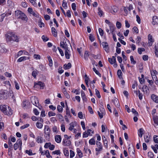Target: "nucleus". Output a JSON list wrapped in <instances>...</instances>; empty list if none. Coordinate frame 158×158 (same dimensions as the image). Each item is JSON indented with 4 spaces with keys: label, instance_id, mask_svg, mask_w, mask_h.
<instances>
[{
    "label": "nucleus",
    "instance_id": "obj_32",
    "mask_svg": "<svg viewBox=\"0 0 158 158\" xmlns=\"http://www.w3.org/2000/svg\"><path fill=\"white\" fill-rule=\"evenodd\" d=\"M77 152L78 153V156L80 158H81L82 157V153L81 152V150L78 148L77 149Z\"/></svg>",
    "mask_w": 158,
    "mask_h": 158
},
{
    "label": "nucleus",
    "instance_id": "obj_34",
    "mask_svg": "<svg viewBox=\"0 0 158 158\" xmlns=\"http://www.w3.org/2000/svg\"><path fill=\"white\" fill-rule=\"evenodd\" d=\"M26 56L21 57L19 58L17 60L18 62H21L22 61L25 60L26 59Z\"/></svg>",
    "mask_w": 158,
    "mask_h": 158
},
{
    "label": "nucleus",
    "instance_id": "obj_45",
    "mask_svg": "<svg viewBox=\"0 0 158 158\" xmlns=\"http://www.w3.org/2000/svg\"><path fill=\"white\" fill-rule=\"evenodd\" d=\"M98 15L100 16H102L103 14V11L101 10L100 8V7H98Z\"/></svg>",
    "mask_w": 158,
    "mask_h": 158
},
{
    "label": "nucleus",
    "instance_id": "obj_33",
    "mask_svg": "<svg viewBox=\"0 0 158 158\" xmlns=\"http://www.w3.org/2000/svg\"><path fill=\"white\" fill-rule=\"evenodd\" d=\"M70 126L69 128V131H72L74 128V124L73 122L70 123Z\"/></svg>",
    "mask_w": 158,
    "mask_h": 158
},
{
    "label": "nucleus",
    "instance_id": "obj_25",
    "mask_svg": "<svg viewBox=\"0 0 158 158\" xmlns=\"http://www.w3.org/2000/svg\"><path fill=\"white\" fill-rule=\"evenodd\" d=\"M81 95L83 100L85 101H86L87 99L86 98L85 94L82 90L81 91Z\"/></svg>",
    "mask_w": 158,
    "mask_h": 158
},
{
    "label": "nucleus",
    "instance_id": "obj_9",
    "mask_svg": "<svg viewBox=\"0 0 158 158\" xmlns=\"http://www.w3.org/2000/svg\"><path fill=\"white\" fill-rule=\"evenodd\" d=\"M148 44L149 46H151L153 42L154 41V39L152 38V35L149 34L148 35Z\"/></svg>",
    "mask_w": 158,
    "mask_h": 158
},
{
    "label": "nucleus",
    "instance_id": "obj_37",
    "mask_svg": "<svg viewBox=\"0 0 158 158\" xmlns=\"http://www.w3.org/2000/svg\"><path fill=\"white\" fill-rule=\"evenodd\" d=\"M153 138L154 142L155 143H158V136L154 135Z\"/></svg>",
    "mask_w": 158,
    "mask_h": 158
},
{
    "label": "nucleus",
    "instance_id": "obj_61",
    "mask_svg": "<svg viewBox=\"0 0 158 158\" xmlns=\"http://www.w3.org/2000/svg\"><path fill=\"white\" fill-rule=\"evenodd\" d=\"M76 5L75 3H73L72 4V7L73 10L75 11L76 9Z\"/></svg>",
    "mask_w": 158,
    "mask_h": 158
},
{
    "label": "nucleus",
    "instance_id": "obj_24",
    "mask_svg": "<svg viewBox=\"0 0 158 158\" xmlns=\"http://www.w3.org/2000/svg\"><path fill=\"white\" fill-rule=\"evenodd\" d=\"M63 152L65 156H69V152L68 149L66 148H64L63 150Z\"/></svg>",
    "mask_w": 158,
    "mask_h": 158
},
{
    "label": "nucleus",
    "instance_id": "obj_63",
    "mask_svg": "<svg viewBox=\"0 0 158 158\" xmlns=\"http://www.w3.org/2000/svg\"><path fill=\"white\" fill-rule=\"evenodd\" d=\"M104 144L105 146L107 147L108 146V142L106 139H104Z\"/></svg>",
    "mask_w": 158,
    "mask_h": 158
},
{
    "label": "nucleus",
    "instance_id": "obj_28",
    "mask_svg": "<svg viewBox=\"0 0 158 158\" xmlns=\"http://www.w3.org/2000/svg\"><path fill=\"white\" fill-rule=\"evenodd\" d=\"M109 26L110 30L112 33H113V32L114 30L115 26L113 24H110Z\"/></svg>",
    "mask_w": 158,
    "mask_h": 158
},
{
    "label": "nucleus",
    "instance_id": "obj_1",
    "mask_svg": "<svg viewBox=\"0 0 158 158\" xmlns=\"http://www.w3.org/2000/svg\"><path fill=\"white\" fill-rule=\"evenodd\" d=\"M6 40L7 42H18L19 41V36L12 32H8L5 35Z\"/></svg>",
    "mask_w": 158,
    "mask_h": 158
},
{
    "label": "nucleus",
    "instance_id": "obj_15",
    "mask_svg": "<svg viewBox=\"0 0 158 158\" xmlns=\"http://www.w3.org/2000/svg\"><path fill=\"white\" fill-rule=\"evenodd\" d=\"M55 141L58 143H60L61 138V136L59 135H57L55 136Z\"/></svg>",
    "mask_w": 158,
    "mask_h": 158
},
{
    "label": "nucleus",
    "instance_id": "obj_64",
    "mask_svg": "<svg viewBox=\"0 0 158 158\" xmlns=\"http://www.w3.org/2000/svg\"><path fill=\"white\" fill-rule=\"evenodd\" d=\"M148 57L147 55H143V59L145 61L147 60H148Z\"/></svg>",
    "mask_w": 158,
    "mask_h": 158
},
{
    "label": "nucleus",
    "instance_id": "obj_16",
    "mask_svg": "<svg viewBox=\"0 0 158 158\" xmlns=\"http://www.w3.org/2000/svg\"><path fill=\"white\" fill-rule=\"evenodd\" d=\"M108 60L109 62L111 64L115 63L116 62L115 56H113L112 58H109Z\"/></svg>",
    "mask_w": 158,
    "mask_h": 158
},
{
    "label": "nucleus",
    "instance_id": "obj_52",
    "mask_svg": "<svg viewBox=\"0 0 158 158\" xmlns=\"http://www.w3.org/2000/svg\"><path fill=\"white\" fill-rule=\"evenodd\" d=\"M131 111L133 113L135 114V115L136 116H137L139 114H138V113L136 111L134 108H132L131 109Z\"/></svg>",
    "mask_w": 158,
    "mask_h": 158
},
{
    "label": "nucleus",
    "instance_id": "obj_22",
    "mask_svg": "<svg viewBox=\"0 0 158 158\" xmlns=\"http://www.w3.org/2000/svg\"><path fill=\"white\" fill-rule=\"evenodd\" d=\"M89 55L88 52L87 51H85L84 53V58L86 60H88V57L89 56Z\"/></svg>",
    "mask_w": 158,
    "mask_h": 158
},
{
    "label": "nucleus",
    "instance_id": "obj_38",
    "mask_svg": "<svg viewBox=\"0 0 158 158\" xmlns=\"http://www.w3.org/2000/svg\"><path fill=\"white\" fill-rule=\"evenodd\" d=\"M95 94L97 96V97L100 98H101V95L100 94V92L99 91L97 90V89H95Z\"/></svg>",
    "mask_w": 158,
    "mask_h": 158
},
{
    "label": "nucleus",
    "instance_id": "obj_14",
    "mask_svg": "<svg viewBox=\"0 0 158 158\" xmlns=\"http://www.w3.org/2000/svg\"><path fill=\"white\" fill-rule=\"evenodd\" d=\"M151 98L153 101L156 103H158V96L153 94L152 95Z\"/></svg>",
    "mask_w": 158,
    "mask_h": 158
},
{
    "label": "nucleus",
    "instance_id": "obj_35",
    "mask_svg": "<svg viewBox=\"0 0 158 158\" xmlns=\"http://www.w3.org/2000/svg\"><path fill=\"white\" fill-rule=\"evenodd\" d=\"M57 110L59 112H62L63 111V108L60 105H58L57 106Z\"/></svg>",
    "mask_w": 158,
    "mask_h": 158
},
{
    "label": "nucleus",
    "instance_id": "obj_31",
    "mask_svg": "<svg viewBox=\"0 0 158 158\" xmlns=\"http://www.w3.org/2000/svg\"><path fill=\"white\" fill-rule=\"evenodd\" d=\"M36 126L38 128H41L43 127V124L39 122H37L36 123Z\"/></svg>",
    "mask_w": 158,
    "mask_h": 158
},
{
    "label": "nucleus",
    "instance_id": "obj_53",
    "mask_svg": "<svg viewBox=\"0 0 158 158\" xmlns=\"http://www.w3.org/2000/svg\"><path fill=\"white\" fill-rule=\"evenodd\" d=\"M26 153L28 154L30 156L33 155V153L32 152V150L31 149H30L29 150H26Z\"/></svg>",
    "mask_w": 158,
    "mask_h": 158
},
{
    "label": "nucleus",
    "instance_id": "obj_19",
    "mask_svg": "<svg viewBox=\"0 0 158 158\" xmlns=\"http://www.w3.org/2000/svg\"><path fill=\"white\" fill-rule=\"evenodd\" d=\"M51 30L52 33L53 35L55 37H56L57 36V33L55 28L53 27H52L51 28Z\"/></svg>",
    "mask_w": 158,
    "mask_h": 158
},
{
    "label": "nucleus",
    "instance_id": "obj_26",
    "mask_svg": "<svg viewBox=\"0 0 158 158\" xmlns=\"http://www.w3.org/2000/svg\"><path fill=\"white\" fill-rule=\"evenodd\" d=\"M43 138L41 136H38L36 139V141L38 143H43Z\"/></svg>",
    "mask_w": 158,
    "mask_h": 158
},
{
    "label": "nucleus",
    "instance_id": "obj_41",
    "mask_svg": "<svg viewBox=\"0 0 158 158\" xmlns=\"http://www.w3.org/2000/svg\"><path fill=\"white\" fill-rule=\"evenodd\" d=\"M48 116L50 117L52 116H55L56 115V113L52 111H50L48 112Z\"/></svg>",
    "mask_w": 158,
    "mask_h": 158
},
{
    "label": "nucleus",
    "instance_id": "obj_29",
    "mask_svg": "<svg viewBox=\"0 0 158 158\" xmlns=\"http://www.w3.org/2000/svg\"><path fill=\"white\" fill-rule=\"evenodd\" d=\"M38 72V71L37 70H34L32 72V75L34 78H35Z\"/></svg>",
    "mask_w": 158,
    "mask_h": 158
},
{
    "label": "nucleus",
    "instance_id": "obj_46",
    "mask_svg": "<svg viewBox=\"0 0 158 158\" xmlns=\"http://www.w3.org/2000/svg\"><path fill=\"white\" fill-rule=\"evenodd\" d=\"M144 138L145 142L148 143L149 142L150 137L148 135L146 136H144Z\"/></svg>",
    "mask_w": 158,
    "mask_h": 158
},
{
    "label": "nucleus",
    "instance_id": "obj_2",
    "mask_svg": "<svg viewBox=\"0 0 158 158\" xmlns=\"http://www.w3.org/2000/svg\"><path fill=\"white\" fill-rule=\"evenodd\" d=\"M0 110L5 114L7 115H11L12 114V110L7 106L5 105L0 106Z\"/></svg>",
    "mask_w": 158,
    "mask_h": 158
},
{
    "label": "nucleus",
    "instance_id": "obj_17",
    "mask_svg": "<svg viewBox=\"0 0 158 158\" xmlns=\"http://www.w3.org/2000/svg\"><path fill=\"white\" fill-rule=\"evenodd\" d=\"M37 85H39L42 87H44V83L40 81H38L37 83H35L34 87H35Z\"/></svg>",
    "mask_w": 158,
    "mask_h": 158
},
{
    "label": "nucleus",
    "instance_id": "obj_7",
    "mask_svg": "<svg viewBox=\"0 0 158 158\" xmlns=\"http://www.w3.org/2000/svg\"><path fill=\"white\" fill-rule=\"evenodd\" d=\"M69 45L66 42L64 43V42L62 41L60 43V46L65 49V50H68L69 49L68 46Z\"/></svg>",
    "mask_w": 158,
    "mask_h": 158
},
{
    "label": "nucleus",
    "instance_id": "obj_39",
    "mask_svg": "<svg viewBox=\"0 0 158 158\" xmlns=\"http://www.w3.org/2000/svg\"><path fill=\"white\" fill-rule=\"evenodd\" d=\"M93 71L97 75H98L100 77H101V75L99 72L96 69L95 67L93 68Z\"/></svg>",
    "mask_w": 158,
    "mask_h": 158
},
{
    "label": "nucleus",
    "instance_id": "obj_42",
    "mask_svg": "<svg viewBox=\"0 0 158 158\" xmlns=\"http://www.w3.org/2000/svg\"><path fill=\"white\" fill-rule=\"evenodd\" d=\"M138 52L139 54H141L142 52H144L145 51V49L143 48H138Z\"/></svg>",
    "mask_w": 158,
    "mask_h": 158
},
{
    "label": "nucleus",
    "instance_id": "obj_8",
    "mask_svg": "<svg viewBox=\"0 0 158 158\" xmlns=\"http://www.w3.org/2000/svg\"><path fill=\"white\" fill-rule=\"evenodd\" d=\"M71 142L70 140L66 139H64L63 141V145L64 146H68L70 145Z\"/></svg>",
    "mask_w": 158,
    "mask_h": 158
},
{
    "label": "nucleus",
    "instance_id": "obj_47",
    "mask_svg": "<svg viewBox=\"0 0 158 158\" xmlns=\"http://www.w3.org/2000/svg\"><path fill=\"white\" fill-rule=\"evenodd\" d=\"M60 151L59 150H56L54 151H53L52 152V154H56V155H60Z\"/></svg>",
    "mask_w": 158,
    "mask_h": 158
},
{
    "label": "nucleus",
    "instance_id": "obj_43",
    "mask_svg": "<svg viewBox=\"0 0 158 158\" xmlns=\"http://www.w3.org/2000/svg\"><path fill=\"white\" fill-rule=\"evenodd\" d=\"M148 156L150 158H154V154L152 152H148Z\"/></svg>",
    "mask_w": 158,
    "mask_h": 158
},
{
    "label": "nucleus",
    "instance_id": "obj_40",
    "mask_svg": "<svg viewBox=\"0 0 158 158\" xmlns=\"http://www.w3.org/2000/svg\"><path fill=\"white\" fill-rule=\"evenodd\" d=\"M89 143L91 145L95 144V140L93 138L89 140Z\"/></svg>",
    "mask_w": 158,
    "mask_h": 158
},
{
    "label": "nucleus",
    "instance_id": "obj_59",
    "mask_svg": "<svg viewBox=\"0 0 158 158\" xmlns=\"http://www.w3.org/2000/svg\"><path fill=\"white\" fill-rule=\"evenodd\" d=\"M78 115L79 118L82 119L83 118V115L82 112H79L78 114Z\"/></svg>",
    "mask_w": 158,
    "mask_h": 158
},
{
    "label": "nucleus",
    "instance_id": "obj_60",
    "mask_svg": "<svg viewBox=\"0 0 158 158\" xmlns=\"http://www.w3.org/2000/svg\"><path fill=\"white\" fill-rule=\"evenodd\" d=\"M50 145H51L50 143H46L44 146V147L46 148H49L50 147Z\"/></svg>",
    "mask_w": 158,
    "mask_h": 158
},
{
    "label": "nucleus",
    "instance_id": "obj_57",
    "mask_svg": "<svg viewBox=\"0 0 158 158\" xmlns=\"http://www.w3.org/2000/svg\"><path fill=\"white\" fill-rule=\"evenodd\" d=\"M88 109L89 112L90 114H93L94 113V112L93 111L92 109L90 106H88Z\"/></svg>",
    "mask_w": 158,
    "mask_h": 158
},
{
    "label": "nucleus",
    "instance_id": "obj_36",
    "mask_svg": "<svg viewBox=\"0 0 158 158\" xmlns=\"http://www.w3.org/2000/svg\"><path fill=\"white\" fill-rule=\"evenodd\" d=\"M130 58L131 63L134 64H135L136 61L134 60L133 56H130Z\"/></svg>",
    "mask_w": 158,
    "mask_h": 158
},
{
    "label": "nucleus",
    "instance_id": "obj_51",
    "mask_svg": "<svg viewBox=\"0 0 158 158\" xmlns=\"http://www.w3.org/2000/svg\"><path fill=\"white\" fill-rule=\"evenodd\" d=\"M29 124H26L24 125L21 126L20 127V129H23L26 128L27 127H28L29 126Z\"/></svg>",
    "mask_w": 158,
    "mask_h": 158
},
{
    "label": "nucleus",
    "instance_id": "obj_58",
    "mask_svg": "<svg viewBox=\"0 0 158 158\" xmlns=\"http://www.w3.org/2000/svg\"><path fill=\"white\" fill-rule=\"evenodd\" d=\"M136 21L138 23L140 24L141 23V19L140 17L138 15H136Z\"/></svg>",
    "mask_w": 158,
    "mask_h": 158
},
{
    "label": "nucleus",
    "instance_id": "obj_23",
    "mask_svg": "<svg viewBox=\"0 0 158 158\" xmlns=\"http://www.w3.org/2000/svg\"><path fill=\"white\" fill-rule=\"evenodd\" d=\"M153 121H154V123L156 124L155 127H158V118L157 116H154L153 118Z\"/></svg>",
    "mask_w": 158,
    "mask_h": 158
},
{
    "label": "nucleus",
    "instance_id": "obj_3",
    "mask_svg": "<svg viewBox=\"0 0 158 158\" xmlns=\"http://www.w3.org/2000/svg\"><path fill=\"white\" fill-rule=\"evenodd\" d=\"M15 16L18 19H20L22 20H26L27 17L26 15L20 10H17L15 12Z\"/></svg>",
    "mask_w": 158,
    "mask_h": 158
},
{
    "label": "nucleus",
    "instance_id": "obj_13",
    "mask_svg": "<svg viewBox=\"0 0 158 158\" xmlns=\"http://www.w3.org/2000/svg\"><path fill=\"white\" fill-rule=\"evenodd\" d=\"M152 23L153 25L158 24V18L156 16H155L153 17Z\"/></svg>",
    "mask_w": 158,
    "mask_h": 158
},
{
    "label": "nucleus",
    "instance_id": "obj_44",
    "mask_svg": "<svg viewBox=\"0 0 158 158\" xmlns=\"http://www.w3.org/2000/svg\"><path fill=\"white\" fill-rule=\"evenodd\" d=\"M16 143H17V144L19 145V146H22V143L21 139H19L17 141Z\"/></svg>",
    "mask_w": 158,
    "mask_h": 158
},
{
    "label": "nucleus",
    "instance_id": "obj_21",
    "mask_svg": "<svg viewBox=\"0 0 158 158\" xmlns=\"http://www.w3.org/2000/svg\"><path fill=\"white\" fill-rule=\"evenodd\" d=\"M72 65L70 63H68L67 64H64V68L65 69H69L71 67Z\"/></svg>",
    "mask_w": 158,
    "mask_h": 158
},
{
    "label": "nucleus",
    "instance_id": "obj_50",
    "mask_svg": "<svg viewBox=\"0 0 158 158\" xmlns=\"http://www.w3.org/2000/svg\"><path fill=\"white\" fill-rule=\"evenodd\" d=\"M116 27L118 29H120L121 27V24L119 22L117 21L116 23Z\"/></svg>",
    "mask_w": 158,
    "mask_h": 158
},
{
    "label": "nucleus",
    "instance_id": "obj_6",
    "mask_svg": "<svg viewBox=\"0 0 158 158\" xmlns=\"http://www.w3.org/2000/svg\"><path fill=\"white\" fill-rule=\"evenodd\" d=\"M96 145L97 148H96L95 150L96 151L99 152L101 151L102 149V146L101 143L99 141H97L96 142Z\"/></svg>",
    "mask_w": 158,
    "mask_h": 158
},
{
    "label": "nucleus",
    "instance_id": "obj_30",
    "mask_svg": "<svg viewBox=\"0 0 158 158\" xmlns=\"http://www.w3.org/2000/svg\"><path fill=\"white\" fill-rule=\"evenodd\" d=\"M48 58L49 62V66H52L53 65V63L52 62V60L51 59V57L50 56H48Z\"/></svg>",
    "mask_w": 158,
    "mask_h": 158
},
{
    "label": "nucleus",
    "instance_id": "obj_18",
    "mask_svg": "<svg viewBox=\"0 0 158 158\" xmlns=\"http://www.w3.org/2000/svg\"><path fill=\"white\" fill-rule=\"evenodd\" d=\"M142 89H143V91L144 93H146L147 94H148V91H149V89L147 85H144L143 86Z\"/></svg>",
    "mask_w": 158,
    "mask_h": 158
},
{
    "label": "nucleus",
    "instance_id": "obj_4",
    "mask_svg": "<svg viewBox=\"0 0 158 158\" xmlns=\"http://www.w3.org/2000/svg\"><path fill=\"white\" fill-rule=\"evenodd\" d=\"M7 97V91L3 90L0 91V100L6 99Z\"/></svg>",
    "mask_w": 158,
    "mask_h": 158
},
{
    "label": "nucleus",
    "instance_id": "obj_20",
    "mask_svg": "<svg viewBox=\"0 0 158 158\" xmlns=\"http://www.w3.org/2000/svg\"><path fill=\"white\" fill-rule=\"evenodd\" d=\"M69 50L68 49V50H65L64 54L66 58L67 59H69L70 58V54L69 53Z\"/></svg>",
    "mask_w": 158,
    "mask_h": 158
},
{
    "label": "nucleus",
    "instance_id": "obj_49",
    "mask_svg": "<svg viewBox=\"0 0 158 158\" xmlns=\"http://www.w3.org/2000/svg\"><path fill=\"white\" fill-rule=\"evenodd\" d=\"M9 151H10V150H12L13 147V145L12 143L10 141L9 142Z\"/></svg>",
    "mask_w": 158,
    "mask_h": 158
},
{
    "label": "nucleus",
    "instance_id": "obj_5",
    "mask_svg": "<svg viewBox=\"0 0 158 158\" xmlns=\"http://www.w3.org/2000/svg\"><path fill=\"white\" fill-rule=\"evenodd\" d=\"M44 133L46 135L45 136V138H48V139H49L50 135L51 130L49 127L48 125L45 126Z\"/></svg>",
    "mask_w": 158,
    "mask_h": 158
},
{
    "label": "nucleus",
    "instance_id": "obj_27",
    "mask_svg": "<svg viewBox=\"0 0 158 158\" xmlns=\"http://www.w3.org/2000/svg\"><path fill=\"white\" fill-rule=\"evenodd\" d=\"M117 75L118 77L120 79H122L123 78L122 77V73L120 69H118L117 71Z\"/></svg>",
    "mask_w": 158,
    "mask_h": 158
},
{
    "label": "nucleus",
    "instance_id": "obj_55",
    "mask_svg": "<svg viewBox=\"0 0 158 158\" xmlns=\"http://www.w3.org/2000/svg\"><path fill=\"white\" fill-rule=\"evenodd\" d=\"M42 38L44 42H46L49 39L47 37L45 36L44 35L42 36Z\"/></svg>",
    "mask_w": 158,
    "mask_h": 158
},
{
    "label": "nucleus",
    "instance_id": "obj_54",
    "mask_svg": "<svg viewBox=\"0 0 158 158\" xmlns=\"http://www.w3.org/2000/svg\"><path fill=\"white\" fill-rule=\"evenodd\" d=\"M5 15L4 13H3L0 15V22H1L3 21L5 17Z\"/></svg>",
    "mask_w": 158,
    "mask_h": 158
},
{
    "label": "nucleus",
    "instance_id": "obj_48",
    "mask_svg": "<svg viewBox=\"0 0 158 158\" xmlns=\"http://www.w3.org/2000/svg\"><path fill=\"white\" fill-rule=\"evenodd\" d=\"M89 40L92 42L94 41L95 40L94 37L91 34H89Z\"/></svg>",
    "mask_w": 158,
    "mask_h": 158
},
{
    "label": "nucleus",
    "instance_id": "obj_62",
    "mask_svg": "<svg viewBox=\"0 0 158 158\" xmlns=\"http://www.w3.org/2000/svg\"><path fill=\"white\" fill-rule=\"evenodd\" d=\"M98 30H99V32L100 35L101 36H102L103 35V30L101 28H99V29Z\"/></svg>",
    "mask_w": 158,
    "mask_h": 158
},
{
    "label": "nucleus",
    "instance_id": "obj_11",
    "mask_svg": "<svg viewBox=\"0 0 158 158\" xmlns=\"http://www.w3.org/2000/svg\"><path fill=\"white\" fill-rule=\"evenodd\" d=\"M102 45L105 51L106 52H108L109 47L108 43L106 42H103Z\"/></svg>",
    "mask_w": 158,
    "mask_h": 158
},
{
    "label": "nucleus",
    "instance_id": "obj_10",
    "mask_svg": "<svg viewBox=\"0 0 158 158\" xmlns=\"http://www.w3.org/2000/svg\"><path fill=\"white\" fill-rule=\"evenodd\" d=\"M31 102L34 105L37 106V103H38L37 98L35 97H32L31 99Z\"/></svg>",
    "mask_w": 158,
    "mask_h": 158
},
{
    "label": "nucleus",
    "instance_id": "obj_56",
    "mask_svg": "<svg viewBox=\"0 0 158 158\" xmlns=\"http://www.w3.org/2000/svg\"><path fill=\"white\" fill-rule=\"evenodd\" d=\"M75 155V154L74 152L71 150H70V158L73 157Z\"/></svg>",
    "mask_w": 158,
    "mask_h": 158
},
{
    "label": "nucleus",
    "instance_id": "obj_12",
    "mask_svg": "<svg viewBox=\"0 0 158 158\" xmlns=\"http://www.w3.org/2000/svg\"><path fill=\"white\" fill-rule=\"evenodd\" d=\"M112 102L116 107L118 108L119 107V101L116 98H114L112 100Z\"/></svg>",
    "mask_w": 158,
    "mask_h": 158
}]
</instances>
